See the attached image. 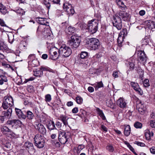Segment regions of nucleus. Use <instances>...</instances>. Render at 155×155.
<instances>
[{
    "instance_id": "nucleus-7",
    "label": "nucleus",
    "mask_w": 155,
    "mask_h": 155,
    "mask_svg": "<svg viewBox=\"0 0 155 155\" xmlns=\"http://www.w3.org/2000/svg\"><path fill=\"white\" fill-rule=\"evenodd\" d=\"M50 58L54 60H57L59 55V49L58 50L56 48L54 47L51 48L49 51Z\"/></svg>"
},
{
    "instance_id": "nucleus-43",
    "label": "nucleus",
    "mask_w": 155,
    "mask_h": 155,
    "mask_svg": "<svg viewBox=\"0 0 155 155\" xmlns=\"http://www.w3.org/2000/svg\"><path fill=\"white\" fill-rule=\"evenodd\" d=\"M134 126L136 128L140 129L142 127V124L140 122H136L134 124Z\"/></svg>"
},
{
    "instance_id": "nucleus-51",
    "label": "nucleus",
    "mask_w": 155,
    "mask_h": 155,
    "mask_svg": "<svg viewBox=\"0 0 155 155\" xmlns=\"http://www.w3.org/2000/svg\"><path fill=\"white\" fill-rule=\"evenodd\" d=\"M7 81L6 77L1 78V79H0V85L3 84L4 82H6Z\"/></svg>"
},
{
    "instance_id": "nucleus-55",
    "label": "nucleus",
    "mask_w": 155,
    "mask_h": 155,
    "mask_svg": "<svg viewBox=\"0 0 155 155\" xmlns=\"http://www.w3.org/2000/svg\"><path fill=\"white\" fill-rule=\"evenodd\" d=\"M135 144L139 146L142 147L144 146L145 145L144 143L139 141H135Z\"/></svg>"
},
{
    "instance_id": "nucleus-57",
    "label": "nucleus",
    "mask_w": 155,
    "mask_h": 155,
    "mask_svg": "<svg viewBox=\"0 0 155 155\" xmlns=\"http://www.w3.org/2000/svg\"><path fill=\"white\" fill-rule=\"evenodd\" d=\"M107 149L110 152H113L114 150V148L111 145L107 146Z\"/></svg>"
},
{
    "instance_id": "nucleus-54",
    "label": "nucleus",
    "mask_w": 155,
    "mask_h": 155,
    "mask_svg": "<svg viewBox=\"0 0 155 155\" xmlns=\"http://www.w3.org/2000/svg\"><path fill=\"white\" fill-rule=\"evenodd\" d=\"M124 143L127 146L131 151L134 149L127 141H125L124 142Z\"/></svg>"
},
{
    "instance_id": "nucleus-35",
    "label": "nucleus",
    "mask_w": 155,
    "mask_h": 155,
    "mask_svg": "<svg viewBox=\"0 0 155 155\" xmlns=\"http://www.w3.org/2000/svg\"><path fill=\"white\" fill-rule=\"evenodd\" d=\"M43 74V73L40 68L39 70L37 69L35 71H34V74L37 77H41L42 76Z\"/></svg>"
},
{
    "instance_id": "nucleus-24",
    "label": "nucleus",
    "mask_w": 155,
    "mask_h": 155,
    "mask_svg": "<svg viewBox=\"0 0 155 155\" xmlns=\"http://www.w3.org/2000/svg\"><path fill=\"white\" fill-rule=\"evenodd\" d=\"M48 128L50 130L56 129L54 122L52 120L50 121L47 124Z\"/></svg>"
},
{
    "instance_id": "nucleus-47",
    "label": "nucleus",
    "mask_w": 155,
    "mask_h": 155,
    "mask_svg": "<svg viewBox=\"0 0 155 155\" xmlns=\"http://www.w3.org/2000/svg\"><path fill=\"white\" fill-rule=\"evenodd\" d=\"M45 101L47 102H50L51 100V96L50 94H47L45 96Z\"/></svg>"
},
{
    "instance_id": "nucleus-9",
    "label": "nucleus",
    "mask_w": 155,
    "mask_h": 155,
    "mask_svg": "<svg viewBox=\"0 0 155 155\" xmlns=\"http://www.w3.org/2000/svg\"><path fill=\"white\" fill-rule=\"evenodd\" d=\"M12 110L9 108L5 111H3L1 115L0 116V120L2 123H3L5 119L10 117L11 115Z\"/></svg>"
},
{
    "instance_id": "nucleus-1",
    "label": "nucleus",
    "mask_w": 155,
    "mask_h": 155,
    "mask_svg": "<svg viewBox=\"0 0 155 155\" xmlns=\"http://www.w3.org/2000/svg\"><path fill=\"white\" fill-rule=\"evenodd\" d=\"M81 25L82 26V28L88 29L89 31L92 34L96 33L98 29V22L95 19L89 21L87 27L86 24L84 23H81Z\"/></svg>"
},
{
    "instance_id": "nucleus-21",
    "label": "nucleus",
    "mask_w": 155,
    "mask_h": 155,
    "mask_svg": "<svg viewBox=\"0 0 155 155\" xmlns=\"http://www.w3.org/2000/svg\"><path fill=\"white\" fill-rule=\"evenodd\" d=\"M124 134L125 136L128 137L130 134L131 131L130 127L129 125H124Z\"/></svg>"
},
{
    "instance_id": "nucleus-15",
    "label": "nucleus",
    "mask_w": 155,
    "mask_h": 155,
    "mask_svg": "<svg viewBox=\"0 0 155 155\" xmlns=\"http://www.w3.org/2000/svg\"><path fill=\"white\" fill-rule=\"evenodd\" d=\"M137 108H138V111L140 114H144L146 110V108L145 105L142 104L141 102L137 104Z\"/></svg>"
},
{
    "instance_id": "nucleus-38",
    "label": "nucleus",
    "mask_w": 155,
    "mask_h": 155,
    "mask_svg": "<svg viewBox=\"0 0 155 155\" xmlns=\"http://www.w3.org/2000/svg\"><path fill=\"white\" fill-rule=\"evenodd\" d=\"M43 3L48 10L50 8L51 6L50 3L49 2L50 0H43Z\"/></svg>"
},
{
    "instance_id": "nucleus-52",
    "label": "nucleus",
    "mask_w": 155,
    "mask_h": 155,
    "mask_svg": "<svg viewBox=\"0 0 155 155\" xmlns=\"http://www.w3.org/2000/svg\"><path fill=\"white\" fill-rule=\"evenodd\" d=\"M35 59V56L34 54H31L28 57V59L29 61H31Z\"/></svg>"
},
{
    "instance_id": "nucleus-34",
    "label": "nucleus",
    "mask_w": 155,
    "mask_h": 155,
    "mask_svg": "<svg viewBox=\"0 0 155 155\" xmlns=\"http://www.w3.org/2000/svg\"><path fill=\"white\" fill-rule=\"evenodd\" d=\"M133 58H131L129 59L128 61L129 64L130 66V69L131 70H133L134 68V60H132Z\"/></svg>"
},
{
    "instance_id": "nucleus-42",
    "label": "nucleus",
    "mask_w": 155,
    "mask_h": 155,
    "mask_svg": "<svg viewBox=\"0 0 155 155\" xmlns=\"http://www.w3.org/2000/svg\"><path fill=\"white\" fill-rule=\"evenodd\" d=\"M127 35V30L126 28H124L123 29L122 31H121L119 35L123 36V37H125Z\"/></svg>"
},
{
    "instance_id": "nucleus-2",
    "label": "nucleus",
    "mask_w": 155,
    "mask_h": 155,
    "mask_svg": "<svg viewBox=\"0 0 155 155\" xmlns=\"http://www.w3.org/2000/svg\"><path fill=\"white\" fill-rule=\"evenodd\" d=\"M86 43L89 46L88 48L91 50H96L98 49L100 46L99 40L95 38L87 39Z\"/></svg>"
},
{
    "instance_id": "nucleus-17",
    "label": "nucleus",
    "mask_w": 155,
    "mask_h": 155,
    "mask_svg": "<svg viewBox=\"0 0 155 155\" xmlns=\"http://www.w3.org/2000/svg\"><path fill=\"white\" fill-rule=\"evenodd\" d=\"M16 114L20 119H25L26 117V115L23 113L21 109L15 108V109Z\"/></svg>"
},
{
    "instance_id": "nucleus-5",
    "label": "nucleus",
    "mask_w": 155,
    "mask_h": 155,
    "mask_svg": "<svg viewBox=\"0 0 155 155\" xmlns=\"http://www.w3.org/2000/svg\"><path fill=\"white\" fill-rule=\"evenodd\" d=\"M14 105L13 100L11 96L5 97L3 101L2 107L5 110L9 108Z\"/></svg>"
},
{
    "instance_id": "nucleus-20",
    "label": "nucleus",
    "mask_w": 155,
    "mask_h": 155,
    "mask_svg": "<svg viewBox=\"0 0 155 155\" xmlns=\"http://www.w3.org/2000/svg\"><path fill=\"white\" fill-rule=\"evenodd\" d=\"M145 23L147 27L150 29L152 30L155 28L154 23L152 21L147 20L145 21Z\"/></svg>"
},
{
    "instance_id": "nucleus-64",
    "label": "nucleus",
    "mask_w": 155,
    "mask_h": 155,
    "mask_svg": "<svg viewBox=\"0 0 155 155\" xmlns=\"http://www.w3.org/2000/svg\"><path fill=\"white\" fill-rule=\"evenodd\" d=\"M78 108L75 107L73 108L72 110V111L73 113L75 114L78 112Z\"/></svg>"
},
{
    "instance_id": "nucleus-63",
    "label": "nucleus",
    "mask_w": 155,
    "mask_h": 155,
    "mask_svg": "<svg viewBox=\"0 0 155 155\" xmlns=\"http://www.w3.org/2000/svg\"><path fill=\"white\" fill-rule=\"evenodd\" d=\"M138 73L140 77H141L143 76L144 74V72L142 70H139L138 71Z\"/></svg>"
},
{
    "instance_id": "nucleus-4",
    "label": "nucleus",
    "mask_w": 155,
    "mask_h": 155,
    "mask_svg": "<svg viewBox=\"0 0 155 155\" xmlns=\"http://www.w3.org/2000/svg\"><path fill=\"white\" fill-rule=\"evenodd\" d=\"M35 145L38 148H43L45 146V140L43 137L41 135L37 134L34 138Z\"/></svg>"
},
{
    "instance_id": "nucleus-23",
    "label": "nucleus",
    "mask_w": 155,
    "mask_h": 155,
    "mask_svg": "<svg viewBox=\"0 0 155 155\" xmlns=\"http://www.w3.org/2000/svg\"><path fill=\"white\" fill-rule=\"evenodd\" d=\"M37 21L40 24L42 25H47L48 22H47L46 18L38 17L36 18Z\"/></svg>"
},
{
    "instance_id": "nucleus-62",
    "label": "nucleus",
    "mask_w": 155,
    "mask_h": 155,
    "mask_svg": "<svg viewBox=\"0 0 155 155\" xmlns=\"http://www.w3.org/2000/svg\"><path fill=\"white\" fill-rule=\"evenodd\" d=\"M150 126L152 128H155V122L152 120L150 121Z\"/></svg>"
},
{
    "instance_id": "nucleus-44",
    "label": "nucleus",
    "mask_w": 155,
    "mask_h": 155,
    "mask_svg": "<svg viewBox=\"0 0 155 155\" xmlns=\"http://www.w3.org/2000/svg\"><path fill=\"white\" fill-rule=\"evenodd\" d=\"M77 103L78 104H81L83 102V99L80 96H78L76 97Z\"/></svg>"
},
{
    "instance_id": "nucleus-50",
    "label": "nucleus",
    "mask_w": 155,
    "mask_h": 155,
    "mask_svg": "<svg viewBox=\"0 0 155 155\" xmlns=\"http://www.w3.org/2000/svg\"><path fill=\"white\" fill-rule=\"evenodd\" d=\"M143 84L144 86L145 87H147L150 86L149 83V80L147 79H145L143 81Z\"/></svg>"
},
{
    "instance_id": "nucleus-56",
    "label": "nucleus",
    "mask_w": 155,
    "mask_h": 155,
    "mask_svg": "<svg viewBox=\"0 0 155 155\" xmlns=\"http://www.w3.org/2000/svg\"><path fill=\"white\" fill-rule=\"evenodd\" d=\"M0 26L2 27H8L5 24V22L4 21L0 18Z\"/></svg>"
},
{
    "instance_id": "nucleus-12",
    "label": "nucleus",
    "mask_w": 155,
    "mask_h": 155,
    "mask_svg": "<svg viewBox=\"0 0 155 155\" xmlns=\"http://www.w3.org/2000/svg\"><path fill=\"white\" fill-rule=\"evenodd\" d=\"M63 9L68 14H74V11L71 5L68 3H65L63 4Z\"/></svg>"
},
{
    "instance_id": "nucleus-32",
    "label": "nucleus",
    "mask_w": 155,
    "mask_h": 155,
    "mask_svg": "<svg viewBox=\"0 0 155 155\" xmlns=\"http://www.w3.org/2000/svg\"><path fill=\"white\" fill-rule=\"evenodd\" d=\"M93 86L95 87L96 90H97L98 88L103 87V84L101 81L97 82L94 84Z\"/></svg>"
},
{
    "instance_id": "nucleus-49",
    "label": "nucleus",
    "mask_w": 155,
    "mask_h": 155,
    "mask_svg": "<svg viewBox=\"0 0 155 155\" xmlns=\"http://www.w3.org/2000/svg\"><path fill=\"white\" fill-rule=\"evenodd\" d=\"M8 41L9 43L12 44L13 42L14 39V35L12 34L11 33L9 35H8Z\"/></svg>"
},
{
    "instance_id": "nucleus-26",
    "label": "nucleus",
    "mask_w": 155,
    "mask_h": 155,
    "mask_svg": "<svg viewBox=\"0 0 155 155\" xmlns=\"http://www.w3.org/2000/svg\"><path fill=\"white\" fill-rule=\"evenodd\" d=\"M24 146L27 149L30 150H33L34 149V146L33 144L28 141L25 143Z\"/></svg>"
},
{
    "instance_id": "nucleus-33",
    "label": "nucleus",
    "mask_w": 155,
    "mask_h": 155,
    "mask_svg": "<svg viewBox=\"0 0 155 155\" xmlns=\"http://www.w3.org/2000/svg\"><path fill=\"white\" fill-rule=\"evenodd\" d=\"M124 37L123 36L119 35L117 40V42L119 46L121 47L122 46V43L124 41Z\"/></svg>"
},
{
    "instance_id": "nucleus-61",
    "label": "nucleus",
    "mask_w": 155,
    "mask_h": 155,
    "mask_svg": "<svg viewBox=\"0 0 155 155\" xmlns=\"http://www.w3.org/2000/svg\"><path fill=\"white\" fill-rule=\"evenodd\" d=\"M112 76L115 78H118V71H114L112 74Z\"/></svg>"
},
{
    "instance_id": "nucleus-30",
    "label": "nucleus",
    "mask_w": 155,
    "mask_h": 155,
    "mask_svg": "<svg viewBox=\"0 0 155 155\" xmlns=\"http://www.w3.org/2000/svg\"><path fill=\"white\" fill-rule=\"evenodd\" d=\"M0 12L4 15L6 14L8 12L6 7L1 3H0Z\"/></svg>"
},
{
    "instance_id": "nucleus-60",
    "label": "nucleus",
    "mask_w": 155,
    "mask_h": 155,
    "mask_svg": "<svg viewBox=\"0 0 155 155\" xmlns=\"http://www.w3.org/2000/svg\"><path fill=\"white\" fill-rule=\"evenodd\" d=\"M150 153L152 154H155V147H153L150 149Z\"/></svg>"
},
{
    "instance_id": "nucleus-25",
    "label": "nucleus",
    "mask_w": 155,
    "mask_h": 155,
    "mask_svg": "<svg viewBox=\"0 0 155 155\" xmlns=\"http://www.w3.org/2000/svg\"><path fill=\"white\" fill-rule=\"evenodd\" d=\"M96 110L97 112V114L103 120H106V117L102 110H101L99 108L97 107L96 108Z\"/></svg>"
},
{
    "instance_id": "nucleus-39",
    "label": "nucleus",
    "mask_w": 155,
    "mask_h": 155,
    "mask_svg": "<svg viewBox=\"0 0 155 155\" xmlns=\"http://www.w3.org/2000/svg\"><path fill=\"white\" fill-rule=\"evenodd\" d=\"M19 121V120L14 119L7 121L8 124L9 125H14L15 124L18 123Z\"/></svg>"
},
{
    "instance_id": "nucleus-41",
    "label": "nucleus",
    "mask_w": 155,
    "mask_h": 155,
    "mask_svg": "<svg viewBox=\"0 0 155 155\" xmlns=\"http://www.w3.org/2000/svg\"><path fill=\"white\" fill-rule=\"evenodd\" d=\"M68 133H66L62 130H60L59 131L58 138L62 137L68 135Z\"/></svg>"
},
{
    "instance_id": "nucleus-40",
    "label": "nucleus",
    "mask_w": 155,
    "mask_h": 155,
    "mask_svg": "<svg viewBox=\"0 0 155 155\" xmlns=\"http://www.w3.org/2000/svg\"><path fill=\"white\" fill-rule=\"evenodd\" d=\"M84 148V146L83 145H80L78 147H74V150H77L78 152V154L81 152V151Z\"/></svg>"
},
{
    "instance_id": "nucleus-31",
    "label": "nucleus",
    "mask_w": 155,
    "mask_h": 155,
    "mask_svg": "<svg viewBox=\"0 0 155 155\" xmlns=\"http://www.w3.org/2000/svg\"><path fill=\"white\" fill-rule=\"evenodd\" d=\"M28 63L29 64H31L32 67L37 66L38 64V61L37 59H35L31 61H28Z\"/></svg>"
},
{
    "instance_id": "nucleus-48",
    "label": "nucleus",
    "mask_w": 155,
    "mask_h": 155,
    "mask_svg": "<svg viewBox=\"0 0 155 155\" xmlns=\"http://www.w3.org/2000/svg\"><path fill=\"white\" fill-rule=\"evenodd\" d=\"M50 32L51 31L49 29H45L44 32V35L46 36H50L51 34Z\"/></svg>"
},
{
    "instance_id": "nucleus-8",
    "label": "nucleus",
    "mask_w": 155,
    "mask_h": 155,
    "mask_svg": "<svg viewBox=\"0 0 155 155\" xmlns=\"http://www.w3.org/2000/svg\"><path fill=\"white\" fill-rule=\"evenodd\" d=\"M113 24L114 26L118 30H120L122 28L121 19L118 16L115 15L113 17Z\"/></svg>"
},
{
    "instance_id": "nucleus-59",
    "label": "nucleus",
    "mask_w": 155,
    "mask_h": 155,
    "mask_svg": "<svg viewBox=\"0 0 155 155\" xmlns=\"http://www.w3.org/2000/svg\"><path fill=\"white\" fill-rule=\"evenodd\" d=\"M0 77L1 78L6 77L5 75L4 72L1 69H0Z\"/></svg>"
},
{
    "instance_id": "nucleus-36",
    "label": "nucleus",
    "mask_w": 155,
    "mask_h": 155,
    "mask_svg": "<svg viewBox=\"0 0 155 155\" xmlns=\"http://www.w3.org/2000/svg\"><path fill=\"white\" fill-rule=\"evenodd\" d=\"M26 116L28 119L32 120L34 118V115L31 111L28 110L26 112Z\"/></svg>"
},
{
    "instance_id": "nucleus-45",
    "label": "nucleus",
    "mask_w": 155,
    "mask_h": 155,
    "mask_svg": "<svg viewBox=\"0 0 155 155\" xmlns=\"http://www.w3.org/2000/svg\"><path fill=\"white\" fill-rule=\"evenodd\" d=\"M88 53L86 51L82 52L81 53L80 57L82 59H84L87 57Z\"/></svg>"
},
{
    "instance_id": "nucleus-37",
    "label": "nucleus",
    "mask_w": 155,
    "mask_h": 155,
    "mask_svg": "<svg viewBox=\"0 0 155 155\" xmlns=\"http://www.w3.org/2000/svg\"><path fill=\"white\" fill-rule=\"evenodd\" d=\"M116 2L118 5L123 8L122 9V10H124L125 8H127V7L124 5V3L121 0H116Z\"/></svg>"
},
{
    "instance_id": "nucleus-22",
    "label": "nucleus",
    "mask_w": 155,
    "mask_h": 155,
    "mask_svg": "<svg viewBox=\"0 0 155 155\" xmlns=\"http://www.w3.org/2000/svg\"><path fill=\"white\" fill-rule=\"evenodd\" d=\"M13 11L20 16L25 15V11L19 7L15 8Z\"/></svg>"
},
{
    "instance_id": "nucleus-58",
    "label": "nucleus",
    "mask_w": 155,
    "mask_h": 155,
    "mask_svg": "<svg viewBox=\"0 0 155 155\" xmlns=\"http://www.w3.org/2000/svg\"><path fill=\"white\" fill-rule=\"evenodd\" d=\"M68 30L69 32L74 33L75 31V28L74 27L70 26L68 27Z\"/></svg>"
},
{
    "instance_id": "nucleus-6",
    "label": "nucleus",
    "mask_w": 155,
    "mask_h": 155,
    "mask_svg": "<svg viewBox=\"0 0 155 155\" xmlns=\"http://www.w3.org/2000/svg\"><path fill=\"white\" fill-rule=\"evenodd\" d=\"M59 53L65 57H69L72 53L71 48L65 45L61 46L59 49Z\"/></svg>"
},
{
    "instance_id": "nucleus-29",
    "label": "nucleus",
    "mask_w": 155,
    "mask_h": 155,
    "mask_svg": "<svg viewBox=\"0 0 155 155\" xmlns=\"http://www.w3.org/2000/svg\"><path fill=\"white\" fill-rule=\"evenodd\" d=\"M40 68L41 71H42V72L44 71H48L50 72H52L53 73H55V70H53L46 66H42Z\"/></svg>"
},
{
    "instance_id": "nucleus-18",
    "label": "nucleus",
    "mask_w": 155,
    "mask_h": 155,
    "mask_svg": "<svg viewBox=\"0 0 155 155\" xmlns=\"http://www.w3.org/2000/svg\"><path fill=\"white\" fill-rule=\"evenodd\" d=\"M117 104L121 108H124L126 107L127 103L125 100L122 97H120L117 101Z\"/></svg>"
},
{
    "instance_id": "nucleus-14",
    "label": "nucleus",
    "mask_w": 155,
    "mask_h": 155,
    "mask_svg": "<svg viewBox=\"0 0 155 155\" xmlns=\"http://www.w3.org/2000/svg\"><path fill=\"white\" fill-rule=\"evenodd\" d=\"M35 129L40 133L45 134L46 133V130L44 125L41 123H38L35 126Z\"/></svg>"
},
{
    "instance_id": "nucleus-13",
    "label": "nucleus",
    "mask_w": 155,
    "mask_h": 155,
    "mask_svg": "<svg viewBox=\"0 0 155 155\" xmlns=\"http://www.w3.org/2000/svg\"><path fill=\"white\" fill-rule=\"evenodd\" d=\"M130 85L138 93L141 95H143V92L137 83L134 82H131L130 83Z\"/></svg>"
},
{
    "instance_id": "nucleus-3",
    "label": "nucleus",
    "mask_w": 155,
    "mask_h": 155,
    "mask_svg": "<svg viewBox=\"0 0 155 155\" xmlns=\"http://www.w3.org/2000/svg\"><path fill=\"white\" fill-rule=\"evenodd\" d=\"M81 40L79 38L75 35L72 36L68 41L69 45L72 48H77L79 45Z\"/></svg>"
},
{
    "instance_id": "nucleus-16",
    "label": "nucleus",
    "mask_w": 155,
    "mask_h": 155,
    "mask_svg": "<svg viewBox=\"0 0 155 155\" xmlns=\"http://www.w3.org/2000/svg\"><path fill=\"white\" fill-rule=\"evenodd\" d=\"M138 58L142 61L145 62L147 60V56L143 51H138Z\"/></svg>"
},
{
    "instance_id": "nucleus-19",
    "label": "nucleus",
    "mask_w": 155,
    "mask_h": 155,
    "mask_svg": "<svg viewBox=\"0 0 155 155\" xmlns=\"http://www.w3.org/2000/svg\"><path fill=\"white\" fill-rule=\"evenodd\" d=\"M119 17L123 21H125L127 19L129 16L128 14L126 12L124 11H120L119 14Z\"/></svg>"
},
{
    "instance_id": "nucleus-46",
    "label": "nucleus",
    "mask_w": 155,
    "mask_h": 155,
    "mask_svg": "<svg viewBox=\"0 0 155 155\" xmlns=\"http://www.w3.org/2000/svg\"><path fill=\"white\" fill-rule=\"evenodd\" d=\"M149 39L147 38H145L143 39L142 41V44L143 45H146L149 43Z\"/></svg>"
},
{
    "instance_id": "nucleus-11",
    "label": "nucleus",
    "mask_w": 155,
    "mask_h": 155,
    "mask_svg": "<svg viewBox=\"0 0 155 155\" xmlns=\"http://www.w3.org/2000/svg\"><path fill=\"white\" fill-rule=\"evenodd\" d=\"M1 131L3 134L7 135H10L12 137H17V136L13 133L11 130L7 127L2 126L1 128Z\"/></svg>"
},
{
    "instance_id": "nucleus-10",
    "label": "nucleus",
    "mask_w": 155,
    "mask_h": 155,
    "mask_svg": "<svg viewBox=\"0 0 155 155\" xmlns=\"http://www.w3.org/2000/svg\"><path fill=\"white\" fill-rule=\"evenodd\" d=\"M59 120H61L63 123L64 126L65 127L69 126V124H71V122L72 120L71 118L68 117L66 115H61L59 117Z\"/></svg>"
},
{
    "instance_id": "nucleus-28",
    "label": "nucleus",
    "mask_w": 155,
    "mask_h": 155,
    "mask_svg": "<svg viewBox=\"0 0 155 155\" xmlns=\"http://www.w3.org/2000/svg\"><path fill=\"white\" fill-rule=\"evenodd\" d=\"M145 131V135L146 139L147 140H149L151 137L153 136V133L152 131L150 132L149 130H147Z\"/></svg>"
},
{
    "instance_id": "nucleus-53",
    "label": "nucleus",
    "mask_w": 155,
    "mask_h": 155,
    "mask_svg": "<svg viewBox=\"0 0 155 155\" xmlns=\"http://www.w3.org/2000/svg\"><path fill=\"white\" fill-rule=\"evenodd\" d=\"M55 125L57 128L60 129V130L61 129L62 123L58 121H57Z\"/></svg>"
},
{
    "instance_id": "nucleus-27",
    "label": "nucleus",
    "mask_w": 155,
    "mask_h": 155,
    "mask_svg": "<svg viewBox=\"0 0 155 155\" xmlns=\"http://www.w3.org/2000/svg\"><path fill=\"white\" fill-rule=\"evenodd\" d=\"M69 137V135H68L58 138L60 143L62 144H64L68 141V140Z\"/></svg>"
}]
</instances>
